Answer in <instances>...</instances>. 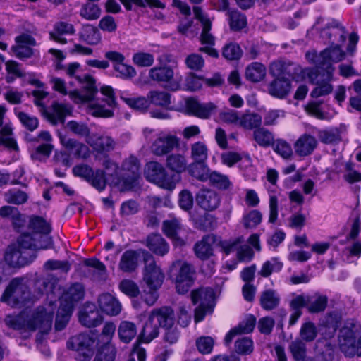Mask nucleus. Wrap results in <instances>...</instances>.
Here are the masks:
<instances>
[{
	"label": "nucleus",
	"mask_w": 361,
	"mask_h": 361,
	"mask_svg": "<svg viewBox=\"0 0 361 361\" xmlns=\"http://www.w3.org/2000/svg\"><path fill=\"white\" fill-rule=\"evenodd\" d=\"M68 75L75 78L80 84L82 85L84 90L69 92L71 99L76 104L88 103L87 111L95 117L109 118L113 116V111L105 109L104 106L93 101L97 94L98 89L95 85V80L89 75L80 74L81 67L78 63H72L66 68Z\"/></svg>",
	"instance_id": "1"
},
{
	"label": "nucleus",
	"mask_w": 361,
	"mask_h": 361,
	"mask_svg": "<svg viewBox=\"0 0 361 361\" xmlns=\"http://www.w3.org/2000/svg\"><path fill=\"white\" fill-rule=\"evenodd\" d=\"M53 317L54 310L50 305L49 309L43 307H39L33 310L26 309L12 320H9V322L12 324L14 329H25L32 331L39 330L36 341L37 343H42L44 336L47 335L51 329Z\"/></svg>",
	"instance_id": "2"
},
{
	"label": "nucleus",
	"mask_w": 361,
	"mask_h": 361,
	"mask_svg": "<svg viewBox=\"0 0 361 361\" xmlns=\"http://www.w3.org/2000/svg\"><path fill=\"white\" fill-rule=\"evenodd\" d=\"M28 230L32 233H23L18 238L19 245L31 250H48L54 247L53 239L49 235L51 231L49 222L38 216L30 218Z\"/></svg>",
	"instance_id": "3"
},
{
	"label": "nucleus",
	"mask_w": 361,
	"mask_h": 361,
	"mask_svg": "<svg viewBox=\"0 0 361 361\" xmlns=\"http://www.w3.org/2000/svg\"><path fill=\"white\" fill-rule=\"evenodd\" d=\"M193 13L195 18L199 20L202 25V31L200 36V42L203 47L199 51L207 54L209 56L217 59L219 56L218 51L214 48L216 38L212 33L213 18L204 12L201 7L194 6Z\"/></svg>",
	"instance_id": "4"
},
{
	"label": "nucleus",
	"mask_w": 361,
	"mask_h": 361,
	"mask_svg": "<svg viewBox=\"0 0 361 361\" xmlns=\"http://www.w3.org/2000/svg\"><path fill=\"white\" fill-rule=\"evenodd\" d=\"M145 176L148 181L168 190H173L180 180V176L169 174L158 161H149L146 164Z\"/></svg>",
	"instance_id": "5"
},
{
	"label": "nucleus",
	"mask_w": 361,
	"mask_h": 361,
	"mask_svg": "<svg viewBox=\"0 0 361 361\" xmlns=\"http://www.w3.org/2000/svg\"><path fill=\"white\" fill-rule=\"evenodd\" d=\"M171 277L174 281L177 292L186 293L195 279V270L193 266L186 262L177 260L171 268Z\"/></svg>",
	"instance_id": "6"
},
{
	"label": "nucleus",
	"mask_w": 361,
	"mask_h": 361,
	"mask_svg": "<svg viewBox=\"0 0 361 361\" xmlns=\"http://www.w3.org/2000/svg\"><path fill=\"white\" fill-rule=\"evenodd\" d=\"M360 336L361 324L353 319L346 320L339 331L338 343L341 351L343 354L354 353L353 345Z\"/></svg>",
	"instance_id": "7"
},
{
	"label": "nucleus",
	"mask_w": 361,
	"mask_h": 361,
	"mask_svg": "<svg viewBox=\"0 0 361 361\" xmlns=\"http://www.w3.org/2000/svg\"><path fill=\"white\" fill-rule=\"evenodd\" d=\"M334 68L329 66L327 70H320L317 73L311 72L308 77L310 82L315 85V87L311 92V97L318 98L326 96L333 91L331 82L334 81Z\"/></svg>",
	"instance_id": "8"
},
{
	"label": "nucleus",
	"mask_w": 361,
	"mask_h": 361,
	"mask_svg": "<svg viewBox=\"0 0 361 361\" xmlns=\"http://www.w3.org/2000/svg\"><path fill=\"white\" fill-rule=\"evenodd\" d=\"M30 298V291L24 280L13 279L6 288L1 297V301L12 307L24 305Z\"/></svg>",
	"instance_id": "9"
},
{
	"label": "nucleus",
	"mask_w": 361,
	"mask_h": 361,
	"mask_svg": "<svg viewBox=\"0 0 361 361\" xmlns=\"http://www.w3.org/2000/svg\"><path fill=\"white\" fill-rule=\"evenodd\" d=\"M94 339L89 334H80L69 338L67 348L76 352V360L89 361L94 353Z\"/></svg>",
	"instance_id": "10"
},
{
	"label": "nucleus",
	"mask_w": 361,
	"mask_h": 361,
	"mask_svg": "<svg viewBox=\"0 0 361 361\" xmlns=\"http://www.w3.org/2000/svg\"><path fill=\"white\" fill-rule=\"evenodd\" d=\"M180 145V139L174 134L160 132L152 141L150 146L151 152L157 157H164Z\"/></svg>",
	"instance_id": "11"
},
{
	"label": "nucleus",
	"mask_w": 361,
	"mask_h": 361,
	"mask_svg": "<svg viewBox=\"0 0 361 361\" xmlns=\"http://www.w3.org/2000/svg\"><path fill=\"white\" fill-rule=\"evenodd\" d=\"M145 269L144 281L150 289H158L162 285L164 275L161 269L156 264L154 257L149 252H145Z\"/></svg>",
	"instance_id": "12"
},
{
	"label": "nucleus",
	"mask_w": 361,
	"mask_h": 361,
	"mask_svg": "<svg viewBox=\"0 0 361 361\" xmlns=\"http://www.w3.org/2000/svg\"><path fill=\"white\" fill-rule=\"evenodd\" d=\"M74 176L80 177L89 182L97 190L102 191L106 187V179L103 171L92 169L87 164H78L73 168Z\"/></svg>",
	"instance_id": "13"
},
{
	"label": "nucleus",
	"mask_w": 361,
	"mask_h": 361,
	"mask_svg": "<svg viewBox=\"0 0 361 361\" xmlns=\"http://www.w3.org/2000/svg\"><path fill=\"white\" fill-rule=\"evenodd\" d=\"M123 174L121 180L123 189L130 190L135 186L140 177V162L134 156L126 159L122 165Z\"/></svg>",
	"instance_id": "14"
},
{
	"label": "nucleus",
	"mask_w": 361,
	"mask_h": 361,
	"mask_svg": "<svg viewBox=\"0 0 361 361\" xmlns=\"http://www.w3.org/2000/svg\"><path fill=\"white\" fill-rule=\"evenodd\" d=\"M345 52L341 49L339 45L331 46L325 49L319 54L318 57V68L320 70H327L329 66L334 68L332 63H337L344 59Z\"/></svg>",
	"instance_id": "15"
},
{
	"label": "nucleus",
	"mask_w": 361,
	"mask_h": 361,
	"mask_svg": "<svg viewBox=\"0 0 361 361\" xmlns=\"http://www.w3.org/2000/svg\"><path fill=\"white\" fill-rule=\"evenodd\" d=\"M147 252L145 250H132L129 249L122 253L119 263L118 269L124 273H132L135 271L139 265L140 257L142 255L145 259Z\"/></svg>",
	"instance_id": "16"
},
{
	"label": "nucleus",
	"mask_w": 361,
	"mask_h": 361,
	"mask_svg": "<svg viewBox=\"0 0 361 361\" xmlns=\"http://www.w3.org/2000/svg\"><path fill=\"white\" fill-rule=\"evenodd\" d=\"M16 45L11 47L13 54L20 59H27L33 54L31 46L36 44V41L30 35L22 34L15 39Z\"/></svg>",
	"instance_id": "17"
},
{
	"label": "nucleus",
	"mask_w": 361,
	"mask_h": 361,
	"mask_svg": "<svg viewBox=\"0 0 361 361\" xmlns=\"http://www.w3.org/2000/svg\"><path fill=\"white\" fill-rule=\"evenodd\" d=\"M85 295V289L80 283L71 284L62 294L60 298V305L68 307L71 306V310H73L76 302L82 300Z\"/></svg>",
	"instance_id": "18"
},
{
	"label": "nucleus",
	"mask_w": 361,
	"mask_h": 361,
	"mask_svg": "<svg viewBox=\"0 0 361 361\" xmlns=\"http://www.w3.org/2000/svg\"><path fill=\"white\" fill-rule=\"evenodd\" d=\"M27 249L21 247L18 242L17 245H9L4 254V260L7 264L12 267H23L30 262L24 255Z\"/></svg>",
	"instance_id": "19"
},
{
	"label": "nucleus",
	"mask_w": 361,
	"mask_h": 361,
	"mask_svg": "<svg viewBox=\"0 0 361 361\" xmlns=\"http://www.w3.org/2000/svg\"><path fill=\"white\" fill-rule=\"evenodd\" d=\"M173 75V71L169 66L154 67L149 71V76L152 80L157 82H169L168 88L171 90H177L179 88V84L171 81Z\"/></svg>",
	"instance_id": "20"
},
{
	"label": "nucleus",
	"mask_w": 361,
	"mask_h": 361,
	"mask_svg": "<svg viewBox=\"0 0 361 361\" xmlns=\"http://www.w3.org/2000/svg\"><path fill=\"white\" fill-rule=\"evenodd\" d=\"M6 108L4 105H0V145L13 149L17 150L18 145L16 141L12 137V128L9 123H6L4 125V119Z\"/></svg>",
	"instance_id": "21"
},
{
	"label": "nucleus",
	"mask_w": 361,
	"mask_h": 361,
	"mask_svg": "<svg viewBox=\"0 0 361 361\" xmlns=\"http://www.w3.org/2000/svg\"><path fill=\"white\" fill-rule=\"evenodd\" d=\"M318 145L315 137L305 133L299 137L294 143L295 154L299 157H307L312 154Z\"/></svg>",
	"instance_id": "22"
},
{
	"label": "nucleus",
	"mask_w": 361,
	"mask_h": 361,
	"mask_svg": "<svg viewBox=\"0 0 361 361\" xmlns=\"http://www.w3.org/2000/svg\"><path fill=\"white\" fill-rule=\"evenodd\" d=\"M297 71V65L290 61L279 60L272 62L269 66L270 74L276 78H286V76H288L294 78Z\"/></svg>",
	"instance_id": "23"
},
{
	"label": "nucleus",
	"mask_w": 361,
	"mask_h": 361,
	"mask_svg": "<svg viewBox=\"0 0 361 361\" xmlns=\"http://www.w3.org/2000/svg\"><path fill=\"white\" fill-rule=\"evenodd\" d=\"M98 305L102 312L109 316H116L121 311V304L110 293H103L98 298Z\"/></svg>",
	"instance_id": "24"
},
{
	"label": "nucleus",
	"mask_w": 361,
	"mask_h": 361,
	"mask_svg": "<svg viewBox=\"0 0 361 361\" xmlns=\"http://www.w3.org/2000/svg\"><path fill=\"white\" fill-rule=\"evenodd\" d=\"M60 140L63 146L74 157L86 159L90 156V149L86 145L75 139L61 135Z\"/></svg>",
	"instance_id": "25"
},
{
	"label": "nucleus",
	"mask_w": 361,
	"mask_h": 361,
	"mask_svg": "<svg viewBox=\"0 0 361 361\" xmlns=\"http://www.w3.org/2000/svg\"><path fill=\"white\" fill-rule=\"evenodd\" d=\"M79 321L83 326L90 328L99 326L102 323V318L94 305L87 304L79 313Z\"/></svg>",
	"instance_id": "26"
},
{
	"label": "nucleus",
	"mask_w": 361,
	"mask_h": 361,
	"mask_svg": "<svg viewBox=\"0 0 361 361\" xmlns=\"http://www.w3.org/2000/svg\"><path fill=\"white\" fill-rule=\"evenodd\" d=\"M196 200L200 207L208 211L216 209L220 204L219 196L212 190H200L197 195Z\"/></svg>",
	"instance_id": "27"
},
{
	"label": "nucleus",
	"mask_w": 361,
	"mask_h": 361,
	"mask_svg": "<svg viewBox=\"0 0 361 361\" xmlns=\"http://www.w3.org/2000/svg\"><path fill=\"white\" fill-rule=\"evenodd\" d=\"M216 242V236L207 235L201 240L195 243L194 251L195 255L202 260L208 259L214 254L213 245Z\"/></svg>",
	"instance_id": "28"
},
{
	"label": "nucleus",
	"mask_w": 361,
	"mask_h": 361,
	"mask_svg": "<svg viewBox=\"0 0 361 361\" xmlns=\"http://www.w3.org/2000/svg\"><path fill=\"white\" fill-rule=\"evenodd\" d=\"M86 142L94 150L102 153L111 151L115 147V141L108 135L92 134L86 139Z\"/></svg>",
	"instance_id": "29"
},
{
	"label": "nucleus",
	"mask_w": 361,
	"mask_h": 361,
	"mask_svg": "<svg viewBox=\"0 0 361 361\" xmlns=\"http://www.w3.org/2000/svg\"><path fill=\"white\" fill-rule=\"evenodd\" d=\"M291 81L289 78H276L268 86V92L271 96L283 99L291 91Z\"/></svg>",
	"instance_id": "30"
},
{
	"label": "nucleus",
	"mask_w": 361,
	"mask_h": 361,
	"mask_svg": "<svg viewBox=\"0 0 361 361\" xmlns=\"http://www.w3.org/2000/svg\"><path fill=\"white\" fill-rule=\"evenodd\" d=\"M0 216L4 218L9 219L13 228L18 232H21L26 225L25 216L21 214L16 207L11 206H4L1 207Z\"/></svg>",
	"instance_id": "31"
},
{
	"label": "nucleus",
	"mask_w": 361,
	"mask_h": 361,
	"mask_svg": "<svg viewBox=\"0 0 361 361\" xmlns=\"http://www.w3.org/2000/svg\"><path fill=\"white\" fill-rule=\"evenodd\" d=\"M157 325L166 329L171 327L173 324V311L171 307H162L154 309L149 314Z\"/></svg>",
	"instance_id": "32"
},
{
	"label": "nucleus",
	"mask_w": 361,
	"mask_h": 361,
	"mask_svg": "<svg viewBox=\"0 0 361 361\" xmlns=\"http://www.w3.org/2000/svg\"><path fill=\"white\" fill-rule=\"evenodd\" d=\"M186 107L192 115L201 118H208L216 108L212 103L201 104L192 98L187 100Z\"/></svg>",
	"instance_id": "33"
},
{
	"label": "nucleus",
	"mask_w": 361,
	"mask_h": 361,
	"mask_svg": "<svg viewBox=\"0 0 361 361\" xmlns=\"http://www.w3.org/2000/svg\"><path fill=\"white\" fill-rule=\"evenodd\" d=\"M146 246L154 254L164 256L169 251V245L160 234H150L146 239Z\"/></svg>",
	"instance_id": "34"
},
{
	"label": "nucleus",
	"mask_w": 361,
	"mask_h": 361,
	"mask_svg": "<svg viewBox=\"0 0 361 361\" xmlns=\"http://www.w3.org/2000/svg\"><path fill=\"white\" fill-rule=\"evenodd\" d=\"M75 31L72 24L63 21L57 22L54 24L53 30L49 32V38L53 41L64 44L67 42V40L63 35H73Z\"/></svg>",
	"instance_id": "35"
},
{
	"label": "nucleus",
	"mask_w": 361,
	"mask_h": 361,
	"mask_svg": "<svg viewBox=\"0 0 361 361\" xmlns=\"http://www.w3.org/2000/svg\"><path fill=\"white\" fill-rule=\"evenodd\" d=\"M256 324V318L253 315H248L238 327L231 329L225 336L224 343L228 345L233 338L238 334H248L253 331Z\"/></svg>",
	"instance_id": "36"
},
{
	"label": "nucleus",
	"mask_w": 361,
	"mask_h": 361,
	"mask_svg": "<svg viewBox=\"0 0 361 361\" xmlns=\"http://www.w3.org/2000/svg\"><path fill=\"white\" fill-rule=\"evenodd\" d=\"M214 298V293L212 288H201L194 290L191 293V300L194 305L202 307H212V302Z\"/></svg>",
	"instance_id": "37"
},
{
	"label": "nucleus",
	"mask_w": 361,
	"mask_h": 361,
	"mask_svg": "<svg viewBox=\"0 0 361 361\" xmlns=\"http://www.w3.org/2000/svg\"><path fill=\"white\" fill-rule=\"evenodd\" d=\"M180 221L178 219L166 220L163 223V231L166 236L173 239L176 245H182L184 240L177 237L178 231L180 229Z\"/></svg>",
	"instance_id": "38"
},
{
	"label": "nucleus",
	"mask_w": 361,
	"mask_h": 361,
	"mask_svg": "<svg viewBox=\"0 0 361 361\" xmlns=\"http://www.w3.org/2000/svg\"><path fill=\"white\" fill-rule=\"evenodd\" d=\"M118 335L121 342L129 343L137 335L136 325L129 321H122L118 327Z\"/></svg>",
	"instance_id": "39"
},
{
	"label": "nucleus",
	"mask_w": 361,
	"mask_h": 361,
	"mask_svg": "<svg viewBox=\"0 0 361 361\" xmlns=\"http://www.w3.org/2000/svg\"><path fill=\"white\" fill-rule=\"evenodd\" d=\"M307 310L310 313H318L323 312L328 303L326 295L316 293L311 295H307Z\"/></svg>",
	"instance_id": "40"
},
{
	"label": "nucleus",
	"mask_w": 361,
	"mask_h": 361,
	"mask_svg": "<svg viewBox=\"0 0 361 361\" xmlns=\"http://www.w3.org/2000/svg\"><path fill=\"white\" fill-rule=\"evenodd\" d=\"M209 149L204 142L197 141L190 146V157L193 163H205L208 159Z\"/></svg>",
	"instance_id": "41"
},
{
	"label": "nucleus",
	"mask_w": 361,
	"mask_h": 361,
	"mask_svg": "<svg viewBox=\"0 0 361 361\" xmlns=\"http://www.w3.org/2000/svg\"><path fill=\"white\" fill-rule=\"evenodd\" d=\"M166 167L175 174L180 176V173L185 171L187 167V160L185 156L180 154H171L166 160Z\"/></svg>",
	"instance_id": "42"
},
{
	"label": "nucleus",
	"mask_w": 361,
	"mask_h": 361,
	"mask_svg": "<svg viewBox=\"0 0 361 361\" xmlns=\"http://www.w3.org/2000/svg\"><path fill=\"white\" fill-rule=\"evenodd\" d=\"M266 67L261 63L253 62L246 68V78L253 82L262 80L266 76Z\"/></svg>",
	"instance_id": "43"
},
{
	"label": "nucleus",
	"mask_w": 361,
	"mask_h": 361,
	"mask_svg": "<svg viewBox=\"0 0 361 361\" xmlns=\"http://www.w3.org/2000/svg\"><path fill=\"white\" fill-rule=\"evenodd\" d=\"M72 107L71 105L63 103L54 102L52 104V113L50 115L54 123L65 122V118L71 115Z\"/></svg>",
	"instance_id": "44"
},
{
	"label": "nucleus",
	"mask_w": 361,
	"mask_h": 361,
	"mask_svg": "<svg viewBox=\"0 0 361 361\" xmlns=\"http://www.w3.org/2000/svg\"><path fill=\"white\" fill-rule=\"evenodd\" d=\"M159 327L149 316L140 335V340L144 343H149L159 335Z\"/></svg>",
	"instance_id": "45"
},
{
	"label": "nucleus",
	"mask_w": 361,
	"mask_h": 361,
	"mask_svg": "<svg viewBox=\"0 0 361 361\" xmlns=\"http://www.w3.org/2000/svg\"><path fill=\"white\" fill-rule=\"evenodd\" d=\"M280 302V296L274 290H267L261 293L260 305L264 310H271L276 308Z\"/></svg>",
	"instance_id": "46"
},
{
	"label": "nucleus",
	"mask_w": 361,
	"mask_h": 361,
	"mask_svg": "<svg viewBox=\"0 0 361 361\" xmlns=\"http://www.w3.org/2000/svg\"><path fill=\"white\" fill-rule=\"evenodd\" d=\"M293 358L297 361H317L316 358L306 357V344L299 338L292 341L289 345Z\"/></svg>",
	"instance_id": "47"
},
{
	"label": "nucleus",
	"mask_w": 361,
	"mask_h": 361,
	"mask_svg": "<svg viewBox=\"0 0 361 361\" xmlns=\"http://www.w3.org/2000/svg\"><path fill=\"white\" fill-rule=\"evenodd\" d=\"M121 99L131 109L137 111H145L150 104L148 97H128L126 93L121 95Z\"/></svg>",
	"instance_id": "48"
},
{
	"label": "nucleus",
	"mask_w": 361,
	"mask_h": 361,
	"mask_svg": "<svg viewBox=\"0 0 361 361\" xmlns=\"http://www.w3.org/2000/svg\"><path fill=\"white\" fill-rule=\"evenodd\" d=\"M253 138L255 141L262 147L271 146L274 141L273 133L269 130L259 127L253 132Z\"/></svg>",
	"instance_id": "49"
},
{
	"label": "nucleus",
	"mask_w": 361,
	"mask_h": 361,
	"mask_svg": "<svg viewBox=\"0 0 361 361\" xmlns=\"http://www.w3.org/2000/svg\"><path fill=\"white\" fill-rule=\"evenodd\" d=\"M317 136L324 144H337L341 140V130L337 128L318 130Z\"/></svg>",
	"instance_id": "50"
},
{
	"label": "nucleus",
	"mask_w": 361,
	"mask_h": 361,
	"mask_svg": "<svg viewBox=\"0 0 361 361\" xmlns=\"http://www.w3.org/2000/svg\"><path fill=\"white\" fill-rule=\"evenodd\" d=\"M262 124V116L257 113H247L240 116L239 126L247 130L257 129Z\"/></svg>",
	"instance_id": "51"
},
{
	"label": "nucleus",
	"mask_w": 361,
	"mask_h": 361,
	"mask_svg": "<svg viewBox=\"0 0 361 361\" xmlns=\"http://www.w3.org/2000/svg\"><path fill=\"white\" fill-rule=\"evenodd\" d=\"M239 161L245 162L246 166H250L252 164V159L247 154H238L233 152H227L221 154V161L223 164L228 166H232Z\"/></svg>",
	"instance_id": "52"
},
{
	"label": "nucleus",
	"mask_w": 361,
	"mask_h": 361,
	"mask_svg": "<svg viewBox=\"0 0 361 361\" xmlns=\"http://www.w3.org/2000/svg\"><path fill=\"white\" fill-rule=\"evenodd\" d=\"M228 23L231 30L237 31L244 28L247 25L246 16L237 10L228 11Z\"/></svg>",
	"instance_id": "53"
},
{
	"label": "nucleus",
	"mask_w": 361,
	"mask_h": 361,
	"mask_svg": "<svg viewBox=\"0 0 361 361\" xmlns=\"http://www.w3.org/2000/svg\"><path fill=\"white\" fill-rule=\"evenodd\" d=\"M209 176L208 180L210 183L220 190H228L232 186L228 176L216 171H211Z\"/></svg>",
	"instance_id": "54"
},
{
	"label": "nucleus",
	"mask_w": 361,
	"mask_h": 361,
	"mask_svg": "<svg viewBox=\"0 0 361 361\" xmlns=\"http://www.w3.org/2000/svg\"><path fill=\"white\" fill-rule=\"evenodd\" d=\"M72 312L73 310H71V306L65 307L60 305L55 322V329L56 331H61L66 326Z\"/></svg>",
	"instance_id": "55"
},
{
	"label": "nucleus",
	"mask_w": 361,
	"mask_h": 361,
	"mask_svg": "<svg viewBox=\"0 0 361 361\" xmlns=\"http://www.w3.org/2000/svg\"><path fill=\"white\" fill-rule=\"evenodd\" d=\"M317 329L315 324L312 322L303 323L300 329V340L303 342H312L317 336Z\"/></svg>",
	"instance_id": "56"
},
{
	"label": "nucleus",
	"mask_w": 361,
	"mask_h": 361,
	"mask_svg": "<svg viewBox=\"0 0 361 361\" xmlns=\"http://www.w3.org/2000/svg\"><path fill=\"white\" fill-rule=\"evenodd\" d=\"M150 104L157 106H167L171 103V95L163 91H150L147 94Z\"/></svg>",
	"instance_id": "57"
},
{
	"label": "nucleus",
	"mask_w": 361,
	"mask_h": 361,
	"mask_svg": "<svg viewBox=\"0 0 361 361\" xmlns=\"http://www.w3.org/2000/svg\"><path fill=\"white\" fill-rule=\"evenodd\" d=\"M190 172L193 177L204 182L208 180L211 170L205 163H192L190 166Z\"/></svg>",
	"instance_id": "58"
},
{
	"label": "nucleus",
	"mask_w": 361,
	"mask_h": 361,
	"mask_svg": "<svg viewBox=\"0 0 361 361\" xmlns=\"http://www.w3.org/2000/svg\"><path fill=\"white\" fill-rule=\"evenodd\" d=\"M283 263L277 258H271L266 261L262 266L259 274L263 277H268L274 272H279L283 267Z\"/></svg>",
	"instance_id": "59"
},
{
	"label": "nucleus",
	"mask_w": 361,
	"mask_h": 361,
	"mask_svg": "<svg viewBox=\"0 0 361 361\" xmlns=\"http://www.w3.org/2000/svg\"><path fill=\"white\" fill-rule=\"evenodd\" d=\"M262 219V214L257 209L245 213L243 216V224L245 228H255L258 226Z\"/></svg>",
	"instance_id": "60"
},
{
	"label": "nucleus",
	"mask_w": 361,
	"mask_h": 361,
	"mask_svg": "<svg viewBox=\"0 0 361 361\" xmlns=\"http://www.w3.org/2000/svg\"><path fill=\"white\" fill-rule=\"evenodd\" d=\"M80 15L86 20H94L100 17L101 10L97 5L87 3L82 6Z\"/></svg>",
	"instance_id": "61"
},
{
	"label": "nucleus",
	"mask_w": 361,
	"mask_h": 361,
	"mask_svg": "<svg viewBox=\"0 0 361 361\" xmlns=\"http://www.w3.org/2000/svg\"><path fill=\"white\" fill-rule=\"evenodd\" d=\"M275 152L284 159H289L293 154V149L289 143L283 139H277L271 145Z\"/></svg>",
	"instance_id": "62"
},
{
	"label": "nucleus",
	"mask_w": 361,
	"mask_h": 361,
	"mask_svg": "<svg viewBox=\"0 0 361 361\" xmlns=\"http://www.w3.org/2000/svg\"><path fill=\"white\" fill-rule=\"evenodd\" d=\"M81 37L87 44L92 45L98 44L101 39L99 31L91 25L83 28Z\"/></svg>",
	"instance_id": "63"
},
{
	"label": "nucleus",
	"mask_w": 361,
	"mask_h": 361,
	"mask_svg": "<svg viewBox=\"0 0 361 361\" xmlns=\"http://www.w3.org/2000/svg\"><path fill=\"white\" fill-rule=\"evenodd\" d=\"M242 50L236 43L230 42L223 47L222 55L228 60H238L242 55Z\"/></svg>",
	"instance_id": "64"
}]
</instances>
